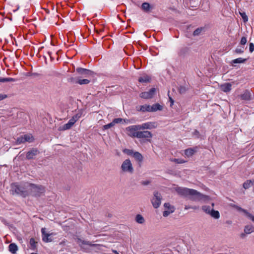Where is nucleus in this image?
Instances as JSON below:
<instances>
[{
	"label": "nucleus",
	"instance_id": "nucleus-1",
	"mask_svg": "<svg viewBox=\"0 0 254 254\" xmlns=\"http://www.w3.org/2000/svg\"><path fill=\"white\" fill-rule=\"evenodd\" d=\"M26 183L23 185H19L17 184H13L11 186L10 191L11 194H17L22 197H26L29 195L28 190L27 187V184Z\"/></svg>",
	"mask_w": 254,
	"mask_h": 254
},
{
	"label": "nucleus",
	"instance_id": "nucleus-2",
	"mask_svg": "<svg viewBox=\"0 0 254 254\" xmlns=\"http://www.w3.org/2000/svg\"><path fill=\"white\" fill-rule=\"evenodd\" d=\"M189 198L194 201H200L202 202H207L210 200V197L206 195L203 194L196 190L192 189Z\"/></svg>",
	"mask_w": 254,
	"mask_h": 254
},
{
	"label": "nucleus",
	"instance_id": "nucleus-3",
	"mask_svg": "<svg viewBox=\"0 0 254 254\" xmlns=\"http://www.w3.org/2000/svg\"><path fill=\"white\" fill-rule=\"evenodd\" d=\"M29 194L39 196L45 191V188L42 186H36L32 184H27Z\"/></svg>",
	"mask_w": 254,
	"mask_h": 254
},
{
	"label": "nucleus",
	"instance_id": "nucleus-4",
	"mask_svg": "<svg viewBox=\"0 0 254 254\" xmlns=\"http://www.w3.org/2000/svg\"><path fill=\"white\" fill-rule=\"evenodd\" d=\"M121 169L123 172L129 174H132L134 170L131 161L129 159H127L123 162Z\"/></svg>",
	"mask_w": 254,
	"mask_h": 254
},
{
	"label": "nucleus",
	"instance_id": "nucleus-5",
	"mask_svg": "<svg viewBox=\"0 0 254 254\" xmlns=\"http://www.w3.org/2000/svg\"><path fill=\"white\" fill-rule=\"evenodd\" d=\"M161 200L162 196L161 194L158 191H154L153 197L151 199V203L155 208H157L160 206L161 203Z\"/></svg>",
	"mask_w": 254,
	"mask_h": 254
},
{
	"label": "nucleus",
	"instance_id": "nucleus-6",
	"mask_svg": "<svg viewBox=\"0 0 254 254\" xmlns=\"http://www.w3.org/2000/svg\"><path fill=\"white\" fill-rule=\"evenodd\" d=\"M138 130H140L138 125H132L126 128L127 134L131 137H136Z\"/></svg>",
	"mask_w": 254,
	"mask_h": 254
},
{
	"label": "nucleus",
	"instance_id": "nucleus-7",
	"mask_svg": "<svg viewBox=\"0 0 254 254\" xmlns=\"http://www.w3.org/2000/svg\"><path fill=\"white\" fill-rule=\"evenodd\" d=\"M138 126L140 130L144 129H152L157 127V124L155 122H150L145 123L141 125H138Z\"/></svg>",
	"mask_w": 254,
	"mask_h": 254
},
{
	"label": "nucleus",
	"instance_id": "nucleus-8",
	"mask_svg": "<svg viewBox=\"0 0 254 254\" xmlns=\"http://www.w3.org/2000/svg\"><path fill=\"white\" fill-rule=\"evenodd\" d=\"M42 240L45 243L51 242L53 241L52 236L54 233H48L46 232L45 228H42L41 229Z\"/></svg>",
	"mask_w": 254,
	"mask_h": 254
},
{
	"label": "nucleus",
	"instance_id": "nucleus-9",
	"mask_svg": "<svg viewBox=\"0 0 254 254\" xmlns=\"http://www.w3.org/2000/svg\"><path fill=\"white\" fill-rule=\"evenodd\" d=\"M152 133L148 130H138L136 134L137 138H151L152 137Z\"/></svg>",
	"mask_w": 254,
	"mask_h": 254
},
{
	"label": "nucleus",
	"instance_id": "nucleus-10",
	"mask_svg": "<svg viewBox=\"0 0 254 254\" xmlns=\"http://www.w3.org/2000/svg\"><path fill=\"white\" fill-rule=\"evenodd\" d=\"M155 92L156 89L155 88H152L149 91L141 93L139 96L141 98L143 99H150L153 97Z\"/></svg>",
	"mask_w": 254,
	"mask_h": 254
},
{
	"label": "nucleus",
	"instance_id": "nucleus-11",
	"mask_svg": "<svg viewBox=\"0 0 254 254\" xmlns=\"http://www.w3.org/2000/svg\"><path fill=\"white\" fill-rule=\"evenodd\" d=\"M191 190V189L182 187H177L176 188V191L178 194L185 196H190Z\"/></svg>",
	"mask_w": 254,
	"mask_h": 254
},
{
	"label": "nucleus",
	"instance_id": "nucleus-12",
	"mask_svg": "<svg viewBox=\"0 0 254 254\" xmlns=\"http://www.w3.org/2000/svg\"><path fill=\"white\" fill-rule=\"evenodd\" d=\"M39 153V151L37 148H33L27 152L26 155V159L28 160L32 159Z\"/></svg>",
	"mask_w": 254,
	"mask_h": 254
},
{
	"label": "nucleus",
	"instance_id": "nucleus-13",
	"mask_svg": "<svg viewBox=\"0 0 254 254\" xmlns=\"http://www.w3.org/2000/svg\"><path fill=\"white\" fill-rule=\"evenodd\" d=\"M76 121L74 119H70L67 124L60 127L59 128L60 130H65L70 129L75 123Z\"/></svg>",
	"mask_w": 254,
	"mask_h": 254
},
{
	"label": "nucleus",
	"instance_id": "nucleus-14",
	"mask_svg": "<svg viewBox=\"0 0 254 254\" xmlns=\"http://www.w3.org/2000/svg\"><path fill=\"white\" fill-rule=\"evenodd\" d=\"M76 70L79 74L84 77H87L88 75H91L92 74V71L90 70L81 67L77 68Z\"/></svg>",
	"mask_w": 254,
	"mask_h": 254
},
{
	"label": "nucleus",
	"instance_id": "nucleus-15",
	"mask_svg": "<svg viewBox=\"0 0 254 254\" xmlns=\"http://www.w3.org/2000/svg\"><path fill=\"white\" fill-rule=\"evenodd\" d=\"M235 207L239 211L243 212L247 216L251 219L254 222V216L250 213L247 210L244 209L238 206H235Z\"/></svg>",
	"mask_w": 254,
	"mask_h": 254
},
{
	"label": "nucleus",
	"instance_id": "nucleus-16",
	"mask_svg": "<svg viewBox=\"0 0 254 254\" xmlns=\"http://www.w3.org/2000/svg\"><path fill=\"white\" fill-rule=\"evenodd\" d=\"M136 108H137V110L138 111H141L142 112H151L150 105H149L145 104L143 105L139 106L137 107Z\"/></svg>",
	"mask_w": 254,
	"mask_h": 254
},
{
	"label": "nucleus",
	"instance_id": "nucleus-17",
	"mask_svg": "<svg viewBox=\"0 0 254 254\" xmlns=\"http://www.w3.org/2000/svg\"><path fill=\"white\" fill-rule=\"evenodd\" d=\"M232 84L230 83H225L220 86V88L222 91L224 92H228L231 91Z\"/></svg>",
	"mask_w": 254,
	"mask_h": 254
},
{
	"label": "nucleus",
	"instance_id": "nucleus-18",
	"mask_svg": "<svg viewBox=\"0 0 254 254\" xmlns=\"http://www.w3.org/2000/svg\"><path fill=\"white\" fill-rule=\"evenodd\" d=\"M189 51L190 50L189 48L183 47L180 50L178 55L180 57H184L189 54Z\"/></svg>",
	"mask_w": 254,
	"mask_h": 254
},
{
	"label": "nucleus",
	"instance_id": "nucleus-19",
	"mask_svg": "<svg viewBox=\"0 0 254 254\" xmlns=\"http://www.w3.org/2000/svg\"><path fill=\"white\" fill-rule=\"evenodd\" d=\"M251 93L248 90L245 91L244 93L240 96L241 98L244 100H250L251 99Z\"/></svg>",
	"mask_w": 254,
	"mask_h": 254
},
{
	"label": "nucleus",
	"instance_id": "nucleus-20",
	"mask_svg": "<svg viewBox=\"0 0 254 254\" xmlns=\"http://www.w3.org/2000/svg\"><path fill=\"white\" fill-rule=\"evenodd\" d=\"M163 109L162 106L159 104H154L152 106H150L151 112H156L157 111H161Z\"/></svg>",
	"mask_w": 254,
	"mask_h": 254
},
{
	"label": "nucleus",
	"instance_id": "nucleus-21",
	"mask_svg": "<svg viewBox=\"0 0 254 254\" xmlns=\"http://www.w3.org/2000/svg\"><path fill=\"white\" fill-rule=\"evenodd\" d=\"M136 161L141 163L143 161V156L141 153L138 152H134L132 156Z\"/></svg>",
	"mask_w": 254,
	"mask_h": 254
},
{
	"label": "nucleus",
	"instance_id": "nucleus-22",
	"mask_svg": "<svg viewBox=\"0 0 254 254\" xmlns=\"http://www.w3.org/2000/svg\"><path fill=\"white\" fill-rule=\"evenodd\" d=\"M9 251L13 254H15L16 253V252L18 250V247L17 245L14 243H11L10 244L9 246Z\"/></svg>",
	"mask_w": 254,
	"mask_h": 254
},
{
	"label": "nucleus",
	"instance_id": "nucleus-23",
	"mask_svg": "<svg viewBox=\"0 0 254 254\" xmlns=\"http://www.w3.org/2000/svg\"><path fill=\"white\" fill-rule=\"evenodd\" d=\"M254 231V227L252 225H247L245 227L244 232L246 234H249Z\"/></svg>",
	"mask_w": 254,
	"mask_h": 254
},
{
	"label": "nucleus",
	"instance_id": "nucleus-24",
	"mask_svg": "<svg viewBox=\"0 0 254 254\" xmlns=\"http://www.w3.org/2000/svg\"><path fill=\"white\" fill-rule=\"evenodd\" d=\"M210 215L211 217H213L215 219H218L220 217V214L218 211L215 210L213 208L211 209V213Z\"/></svg>",
	"mask_w": 254,
	"mask_h": 254
},
{
	"label": "nucleus",
	"instance_id": "nucleus-25",
	"mask_svg": "<svg viewBox=\"0 0 254 254\" xmlns=\"http://www.w3.org/2000/svg\"><path fill=\"white\" fill-rule=\"evenodd\" d=\"M76 242L80 246H81L82 245L91 246V244L89 241H84L80 238L77 239Z\"/></svg>",
	"mask_w": 254,
	"mask_h": 254
},
{
	"label": "nucleus",
	"instance_id": "nucleus-26",
	"mask_svg": "<svg viewBox=\"0 0 254 254\" xmlns=\"http://www.w3.org/2000/svg\"><path fill=\"white\" fill-rule=\"evenodd\" d=\"M150 7V5L148 2H143L141 5L142 9L145 12L149 11Z\"/></svg>",
	"mask_w": 254,
	"mask_h": 254
},
{
	"label": "nucleus",
	"instance_id": "nucleus-27",
	"mask_svg": "<svg viewBox=\"0 0 254 254\" xmlns=\"http://www.w3.org/2000/svg\"><path fill=\"white\" fill-rule=\"evenodd\" d=\"M135 221L139 224H143L145 222L143 217L140 214H137L135 217Z\"/></svg>",
	"mask_w": 254,
	"mask_h": 254
},
{
	"label": "nucleus",
	"instance_id": "nucleus-28",
	"mask_svg": "<svg viewBox=\"0 0 254 254\" xmlns=\"http://www.w3.org/2000/svg\"><path fill=\"white\" fill-rule=\"evenodd\" d=\"M195 152V150L194 149L188 148L185 150V154L188 157H190L192 156Z\"/></svg>",
	"mask_w": 254,
	"mask_h": 254
},
{
	"label": "nucleus",
	"instance_id": "nucleus-29",
	"mask_svg": "<svg viewBox=\"0 0 254 254\" xmlns=\"http://www.w3.org/2000/svg\"><path fill=\"white\" fill-rule=\"evenodd\" d=\"M24 137V140L26 142H32L34 140V138L31 134H27L23 135Z\"/></svg>",
	"mask_w": 254,
	"mask_h": 254
},
{
	"label": "nucleus",
	"instance_id": "nucleus-30",
	"mask_svg": "<svg viewBox=\"0 0 254 254\" xmlns=\"http://www.w3.org/2000/svg\"><path fill=\"white\" fill-rule=\"evenodd\" d=\"M16 81H17L16 79L10 77L0 78V82H15Z\"/></svg>",
	"mask_w": 254,
	"mask_h": 254
},
{
	"label": "nucleus",
	"instance_id": "nucleus-31",
	"mask_svg": "<svg viewBox=\"0 0 254 254\" xmlns=\"http://www.w3.org/2000/svg\"><path fill=\"white\" fill-rule=\"evenodd\" d=\"M150 79L149 77L148 76H144L142 77H140L138 79L139 82H142V83L149 82L150 81Z\"/></svg>",
	"mask_w": 254,
	"mask_h": 254
},
{
	"label": "nucleus",
	"instance_id": "nucleus-32",
	"mask_svg": "<svg viewBox=\"0 0 254 254\" xmlns=\"http://www.w3.org/2000/svg\"><path fill=\"white\" fill-rule=\"evenodd\" d=\"M204 28L203 27H199L197 28L193 33V35L194 36L199 35L202 31H204Z\"/></svg>",
	"mask_w": 254,
	"mask_h": 254
},
{
	"label": "nucleus",
	"instance_id": "nucleus-33",
	"mask_svg": "<svg viewBox=\"0 0 254 254\" xmlns=\"http://www.w3.org/2000/svg\"><path fill=\"white\" fill-rule=\"evenodd\" d=\"M123 121L125 123H128V120H125V119L123 120L122 118H116V119H115L113 120V122H114L115 124H119V123H123Z\"/></svg>",
	"mask_w": 254,
	"mask_h": 254
},
{
	"label": "nucleus",
	"instance_id": "nucleus-34",
	"mask_svg": "<svg viewBox=\"0 0 254 254\" xmlns=\"http://www.w3.org/2000/svg\"><path fill=\"white\" fill-rule=\"evenodd\" d=\"M246 61V59H243L242 58H239L235 60H233L232 61V63L233 64H240V63H243Z\"/></svg>",
	"mask_w": 254,
	"mask_h": 254
},
{
	"label": "nucleus",
	"instance_id": "nucleus-35",
	"mask_svg": "<svg viewBox=\"0 0 254 254\" xmlns=\"http://www.w3.org/2000/svg\"><path fill=\"white\" fill-rule=\"evenodd\" d=\"M174 210H175L174 208L172 207L171 209H169L168 210L164 211L163 213V216H164V217L168 216L169 214L173 213L174 211Z\"/></svg>",
	"mask_w": 254,
	"mask_h": 254
},
{
	"label": "nucleus",
	"instance_id": "nucleus-36",
	"mask_svg": "<svg viewBox=\"0 0 254 254\" xmlns=\"http://www.w3.org/2000/svg\"><path fill=\"white\" fill-rule=\"evenodd\" d=\"M202 209L203 211H204L206 213L210 214L211 213V209L210 208V206L204 205L202 207Z\"/></svg>",
	"mask_w": 254,
	"mask_h": 254
},
{
	"label": "nucleus",
	"instance_id": "nucleus-37",
	"mask_svg": "<svg viewBox=\"0 0 254 254\" xmlns=\"http://www.w3.org/2000/svg\"><path fill=\"white\" fill-rule=\"evenodd\" d=\"M78 84L80 85L88 84L90 82V80L87 79H78Z\"/></svg>",
	"mask_w": 254,
	"mask_h": 254
},
{
	"label": "nucleus",
	"instance_id": "nucleus-38",
	"mask_svg": "<svg viewBox=\"0 0 254 254\" xmlns=\"http://www.w3.org/2000/svg\"><path fill=\"white\" fill-rule=\"evenodd\" d=\"M24 135H21L20 137H18L16 139V143L17 144H19L21 143H23L25 142V140H24Z\"/></svg>",
	"mask_w": 254,
	"mask_h": 254
},
{
	"label": "nucleus",
	"instance_id": "nucleus-39",
	"mask_svg": "<svg viewBox=\"0 0 254 254\" xmlns=\"http://www.w3.org/2000/svg\"><path fill=\"white\" fill-rule=\"evenodd\" d=\"M252 187L251 182L249 180H247L243 184V187L245 189H248Z\"/></svg>",
	"mask_w": 254,
	"mask_h": 254
},
{
	"label": "nucleus",
	"instance_id": "nucleus-40",
	"mask_svg": "<svg viewBox=\"0 0 254 254\" xmlns=\"http://www.w3.org/2000/svg\"><path fill=\"white\" fill-rule=\"evenodd\" d=\"M171 161L178 164H183L186 162V161L181 159H172Z\"/></svg>",
	"mask_w": 254,
	"mask_h": 254
},
{
	"label": "nucleus",
	"instance_id": "nucleus-41",
	"mask_svg": "<svg viewBox=\"0 0 254 254\" xmlns=\"http://www.w3.org/2000/svg\"><path fill=\"white\" fill-rule=\"evenodd\" d=\"M123 152L128 155H132L134 152L132 150L125 149L123 150Z\"/></svg>",
	"mask_w": 254,
	"mask_h": 254
},
{
	"label": "nucleus",
	"instance_id": "nucleus-42",
	"mask_svg": "<svg viewBox=\"0 0 254 254\" xmlns=\"http://www.w3.org/2000/svg\"><path fill=\"white\" fill-rule=\"evenodd\" d=\"M240 14L245 22H247L248 21V17L245 12H240Z\"/></svg>",
	"mask_w": 254,
	"mask_h": 254
},
{
	"label": "nucleus",
	"instance_id": "nucleus-43",
	"mask_svg": "<svg viewBox=\"0 0 254 254\" xmlns=\"http://www.w3.org/2000/svg\"><path fill=\"white\" fill-rule=\"evenodd\" d=\"M114 125H115V124H114V122L113 121L112 122H111L107 125H104L103 126V128L104 129H109V128H111V127H113Z\"/></svg>",
	"mask_w": 254,
	"mask_h": 254
},
{
	"label": "nucleus",
	"instance_id": "nucleus-44",
	"mask_svg": "<svg viewBox=\"0 0 254 254\" xmlns=\"http://www.w3.org/2000/svg\"><path fill=\"white\" fill-rule=\"evenodd\" d=\"M81 115H82V113L78 112L76 115H75L74 116H73L72 118L74 119L75 120V121L76 122L81 117Z\"/></svg>",
	"mask_w": 254,
	"mask_h": 254
},
{
	"label": "nucleus",
	"instance_id": "nucleus-45",
	"mask_svg": "<svg viewBox=\"0 0 254 254\" xmlns=\"http://www.w3.org/2000/svg\"><path fill=\"white\" fill-rule=\"evenodd\" d=\"M78 81V79L74 78V77H70L68 79V81L71 83H78L77 81Z\"/></svg>",
	"mask_w": 254,
	"mask_h": 254
},
{
	"label": "nucleus",
	"instance_id": "nucleus-46",
	"mask_svg": "<svg viewBox=\"0 0 254 254\" xmlns=\"http://www.w3.org/2000/svg\"><path fill=\"white\" fill-rule=\"evenodd\" d=\"M178 90L180 94H184L187 91V89L185 87L181 86L179 87Z\"/></svg>",
	"mask_w": 254,
	"mask_h": 254
},
{
	"label": "nucleus",
	"instance_id": "nucleus-47",
	"mask_svg": "<svg viewBox=\"0 0 254 254\" xmlns=\"http://www.w3.org/2000/svg\"><path fill=\"white\" fill-rule=\"evenodd\" d=\"M247 42V38L245 37H243L241 38V40L240 41V44L242 45H244L246 44Z\"/></svg>",
	"mask_w": 254,
	"mask_h": 254
},
{
	"label": "nucleus",
	"instance_id": "nucleus-48",
	"mask_svg": "<svg viewBox=\"0 0 254 254\" xmlns=\"http://www.w3.org/2000/svg\"><path fill=\"white\" fill-rule=\"evenodd\" d=\"M190 208L193 209H196L198 208V207L196 206H192L190 205H185V209H186V210H188V209H189Z\"/></svg>",
	"mask_w": 254,
	"mask_h": 254
},
{
	"label": "nucleus",
	"instance_id": "nucleus-49",
	"mask_svg": "<svg viewBox=\"0 0 254 254\" xmlns=\"http://www.w3.org/2000/svg\"><path fill=\"white\" fill-rule=\"evenodd\" d=\"M7 97L8 96L6 94L0 93V101L7 98Z\"/></svg>",
	"mask_w": 254,
	"mask_h": 254
},
{
	"label": "nucleus",
	"instance_id": "nucleus-50",
	"mask_svg": "<svg viewBox=\"0 0 254 254\" xmlns=\"http://www.w3.org/2000/svg\"><path fill=\"white\" fill-rule=\"evenodd\" d=\"M249 50L251 53L254 51V44L253 43L250 44Z\"/></svg>",
	"mask_w": 254,
	"mask_h": 254
},
{
	"label": "nucleus",
	"instance_id": "nucleus-51",
	"mask_svg": "<svg viewBox=\"0 0 254 254\" xmlns=\"http://www.w3.org/2000/svg\"><path fill=\"white\" fill-rule=\"evenodd\" d=\"M35 243L36 242L35 241L34 239L33 238H31L30 240V244L31 246L33 247H35Z\"/></svg>",
	"mask_w": 254,
	"mask_h": 254
},
{
	"label": "nucleus",
	"instance_id": "nucleus-52",
	"mask_svg": "<svg viewBox=\"0 0 254 254\" xmlns=\"http://www.w3.org/2000/svg\"><path fill=\"white\" fill-rule=\"evenodd\" d=\"M164 206L165 208H168V209H171L172 207H174L173 206H172L169 203H165Z\"/></svg>",
	"mask_w": 254,
	"mask_h": 254
},
{
	"label": "nucleus",
	"instance_id": "nucleus-53",
	"mask_svg": "<svg viewBox=\"0 0 254 254\" xmlns=\"http://www.w3.org/2000/svg\"><path fill=\"white\" fill-rule=\"evenodd\" d=\"M243 50L240 48H237L235 50V52L238 54H241L243 53Z\"/></svg>",
	"mask_w": 254,
	"mask_h": 254
},
{
	"label": "nucleus",
	"instance_id": "nucleus-54",
	"mask_svg": "<svg viewBox=\"0 0 254 254\" xmlns=\"http://www.w3.org/2000/svg\"><path fill=\"white\" fill-rule=\"evenodd\" d=\"M149 183H150V181H142L141 182V184L144 186H147L148 184H149Z\"/></svg>",
	"mask_w": 254,
	"mask_h": 254
},
{
	"label": "nucleus",
	"instance_id": "nucleus-55",
	"mask_svg": "<svg viewBox=\"0 0 254 254\" xmlns=\"http://www.w3.org/2000/svg\"><path fill=\"white\" fill-rule=\"evenodd\" d=\"M193 134L194 135H195L197 137H199V132L198 131H197V130H195L193 133Z\"/></svg>",
	"mask_w": 254,
	"mask_h": 254
},
{
	"label": "nucleus",
	"instance_id": "nucleus-56",
	"mask_svg": "<svg viewBox=\"0 0 254 254\" xmlns=\"http://www.w3.org/2000/svg\"><path fill=\"white\" fill-rule=\"evenodd\" d=\"M169 100L171 102V106H172L174 104L173 99L171 97H169Z\"/></svg>",
	"mask_w": 254,
	"mask_h": 254
},
{
	"label": "nucleus",
	"instance_id": "nucleus-57",
	"mask_svg": "<svg viewBox=\"0 0 254 254\" xmlns=\"http://www.w3.org/2000/svg\"><path fill=\"white\" fill-rule=\"evenodd\" d=\"M246 233H242L241 235H240V237L241 238H244L245 237H246Z\"/></svg>",
	"mask_w": 254,
	"mask_h": 254
},
{
	"label": "nucleus",
	"instance_id": "nucleus-58",
	"mask_svg": "<svg viewBox=\"0 0 254 254\" xmlns=\"http://www.w3.org/2000/svg\"><path fill=\"white\" fill-rule=\"evenodd\" d=\"M249 181H250V182H251V184L252 186L254 185V179L249 180Z\"/></svg>",
	"mask_w": 254,
	"mask_h": 254
},
{
	"label": "nucleus",
	"instance_id": "nucleus-59",
	"mask_svg": "<svg viewBox=\"0 0 254 254\" xmlns=\"http://www.w3.org/2000/svg\"><path fill=\"white\" fill-rule=\"evenodd\" d=\"M226 223L228 224H232V221H230V220H228L226 221Z\"/></svg>",
	"mask_w": 254,
	"mask_h": 254
},
{
	"label": "nucleus",
	"instance_id": "nucleus-60",
	"mask_svg": "<svg viewBox=\"0 0 254 254\" xmlns=\"http://www.w3.org/2000/svg\"><path fill=\"white\" fill-rule=\"evenodd\" d=\"M113 252L115 254H119V253L116 250H113Z\"/></svg>",
	"mask_w": 254,
	"mask_h": 254
},
{
	"label": "nucleus",
	"instance_id": "nucleus-61",
	"mask_svg": "<svg viewBox=\"0 0 254 254\" xmlns=\"http://www.w3.org/2000/svg\"><path fill=\"white\" fill-rule=\"evenodd\" d=\"M38 75V74H37V73H33V74H32V75H34V76H36V75Z\"/></svg>",
	"mask_w": 254,
	"mask_h": 254
},
{
	"label": "nucleus",
	"instance_id": "nucleus-62",
	"mask_svg": "<svg viewBox=\"0 0 254 254\" xmlns=\"http://www.w3.org/2000/svg\"><path fill=\"white\" fill-rule=\"evenodd\" d=\"M211 205H212V207L213 208L214 207V203H211Z\"/></svg>",
	"mask_w": 254,
	"mask_h": 254
},
{
	"label": "nucleus",
	"instance_id": "nucleus-63",
	"mask_svg": "<svg viewBox=\"0 0 254 254\" xmlns=\"http://www.w3.org/2000/svg\"><path fill=\"white\" fill-rule=\"evenodd\" d=\"M31 254H37L36 253H31Z\"/></svg>",
	"mask_w": 254,
	"mask_h": 254
}]
</instances>
